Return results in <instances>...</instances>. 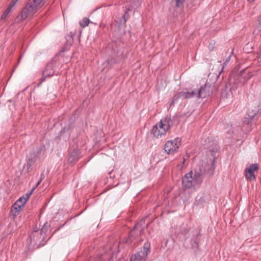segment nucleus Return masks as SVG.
<instances>
[{"mask_svg": "<svg viewBox=\"0 0 261 261\" xmlns=\"http://www.w3.org/2000/svg\"><path fill=\"white\" fill-rule=\"evenodd\" d=\"M17 1H18V0H17Z\"/></svg>", "mask_w": 261, "mask_h": 261, "instance_id": "49", "label": "nucleus"}, {"mask_svg": "<svg viewBox=\"0 0 261 261\" xmlns=\"http://www.w3.org/2000/svg\"><path fill=\"white\" fill-rule=\"evenodd\" d=\"M31 166H32V165H30V164H29L28 163H27V164L26 165V168H27V169L28 170H29Z\"/></svg>", "mask_w": 261, "mask_h": 261, "instance_id": "40", "label": "nucleus"}, {"mask_svg": "<svg viewBox=\"0 0 261 261\" xmlns=\"http://www.w3.org/2000/svg\"><path fill=\"white\" fill-rule=\"evenodd\" d=\"M186 95H187V99L193 98V97L198 98V90H193L191 92H186Z\"/></svg>", "mask_w": 261, "mask_h": 261, "instance_id": "19", "label": "nucleus"}, {"mask_svg": "<svg viewBox=\"0 0 261 261\" xmlns=\"http://www.w3.org/2000/svg\"><path fill=\"white\" fill-rule=\"evenodd\" d=\"M45 3V0H29L21 11L20 20H24L30 16L33 15L38 9L44 6Z\"/></svg>", "mask_w": 261, "mask_h": 261, "instance_id": "2", "label": "nucleus"}, {"mask_svg": "<svg viewBox=\"0 0 261 261\" xmlns=\"http://www.w3.org/2000/svg\"><path fill=\"white\" fill-rule=\"evenodd\" d=\"M101 252V250H99V253L97 254V261H110L113 257V253L110 250V247L107 248L106 250H103Z\"/></svg>", "mask_w": 261, "mask_h": 261, "instance_id": "10", "label": "nucleus"}, {"mask_svg": "<svg viewBox=\"0 0 261 261\" xmlns=\"http://www.w3.org/2000/svg\"><path fill=\"white\" fill-rule=\"evenodd\" d=\"M197 0H188L187 7L191 8L197 4Z\"/></svg>", "mask_w": 261, "mask_h": 261, "instance_id": "24", "label": "nucleus"}, {"mask_svg": "<svg viewBox=\"0 0 261 261\" xmlns=\"http://www.w3.org/2000/svg\"><path fill=\"white\" fill-rule=\"evenodd\" d=\"M41 181H38V182L36 184V186L34 187V188H36L40 184Z\"/></svg>", "mask_w": 261, "mask_h": 261, "instance_id": "41", "label": "nucleus"}, {"mask_svg": "<svg viewBox=\"0 0 261 261\" xmlns=\"http://www.w3.org/2000/svg\"><path fill=\"white\" fill-rule=\"evenodd\" d=\"M250 119L249 118V117H245V118H244V121H243V122H244V123H246V124H248V123H249V122H250Z\"/></svg>", "mask_w": 261, "mask_h": 261, "instance_id": "36", "label": "nucleus"}, {"mask_svg": "<svg viewBox=\"0 0 261 261\" xmlns=\"http://www.w3.org/2000/svg\"><path fill=\"white\" fill-rule=\"evenodd\" d=\"M174 121L170 117L166 116L164 119H162L159 122V127H163L167 132L173 126Z\"/></svg>", "mask_w": 261, "mask_h": 261, "instance_id": "12", "label": "nucleus"}, {"mask_svg": "<svg viewBox=\"0 0 261 261\" xmlns=\"http://www.w3.org/2000/svg\"><path fill=\"white\" fill-rule=\"evenodd\" d=\"M229 95H230L229 91H226L225 90L222 91L221 94V99L228 97Z\"/></svg>", "mask_w": 261, "mask_h": 261, "instance_id": "30", "label": "nucleus"}, {"mask_svg": "<svg viewBox=\"0 0 261 261\" xmlns=\"http://www.w3.org/2000/svg\"><path fill=\"white\" fill-rule=\"evenodd\" d=\"M26 202V199H24V197H21L15 202H17L19 204H23V206H24Z\"/></svg>", "mask_w": 261, "mask_h": 261, "instance_id": "28", "label": "nucleus"}, {"mask_svg": "<svg viewBox=\"0 0 261 261\" xmlns=\"http://www.w3.org/2000/svg\"><path fill=\"white\" fill-rule=\"evenodd\" d=\"M107 64L110 65H114L117 62V60L115 58H114L113 57H110L107 59Z\"/></svg>", "mask_w": 261, "mask_h": 261, "instance_id": "23", "label": "nucleus"}, {"mask_svg": "<svg viewBox=\"0 0 261 261\" xmlns=\"http://www.w3.org/2000/svg\"><path fill=\"white\" fill-rule=\"evenodd\" d=\"M17 2V0H12L11 2L10 5L13 8L15 6Z\"/></svg>", "mask_w": 261, "mask_h": 261, "instance_id": "35", "label": "nucleus"}, {"mask_svg": "<svg viewBox=\"0 0 261 261\" xmlns=\"http://www.w3.org/2000/svg\"><path fill=\"white\" fill-rule=\"evenodd\" d=\"M175 6L177 8L182 6L185 0H176Z\"/></svg>", "mask_w": 261, "mask_h": 261, "instance_id": "31", "label": "nucleus"}, {"mask_svg": "<svg viewBox=\"0 0 261 261\" xmlns=\"http://www.w3.org/2000/svg\"><path fill=\"white\" fill-rule=\"evenodd\" d=\"M45 176L43 173H42L40 175V178L39 181L41 182V181L44 178Z\"/></svg>", "mask_w": 261, "mask_h": 261, "instance_id": "37", "label": "nucleus"}, {"mask_svg": "<svg viewBox=\"0 0 261 261\" xmlns=\"http://www.w3.org/2000/svg\"><path fill=\"white\" fill-rule=\"evenodd\" d=\"M150 243L148 242L145 243L142 249L140 251L136 253L131 257L130 261H146L147 255L150 252Z\"/></svg>", "mask_w": 261, "mask_h": 261, "instance_id": "4", "label": "nucleus"}, {"mask_svg": "<svg viewBox=\"0 0 261 261\" xmlns=\"http://www.w3.org/2000/svg\"><path fill=\"white\" fill-rule=\"evenodd\" d=\"M21 57L20 56L18 59V62H19L20 60H21Z\"/></svg>", "mask_w": 261, "mask_h": 261, "instance_id": "46", "label": "nucleus"}, {"mask_svg": "<svg viewBox=\"0 0 261 261\" xmlns=\"http://www.w3.org/2000/svg\"><path fill=\"white\" fill-rule=\"evenodd\" d=\"M90 22V20L86 17H84L81 21H80V25L84 28L88 25Z\"/></svg>", "mask_w": 261, "mask_h": 261, "instance_id": "21", "label": "nucleus"}, {"mask_svg": "<svg viewBox=\"0 0 261 261\" xmlns=\"http://www.w3.org/2000/svg\"><path fill=\"white\" fill-rule=\"evenodd\" d=\"M36 155L34 153L31 155L30 158H29L28 163L32 166L36 162Z\"/></svg>", "mask_w": 261, "mask_h": 261, "instance_id": "25", "label": "nucleus"}, {"mask_svg": "<svg viewBox=\"0 0 261 261\" xmlns=\"http://www.w3.org/2000/svg\"><path fill=\"white\" fill-rule=\"evenodd\" d=\"M40 235H41V236L42 237V240L40 241V243L37 246V248H39L43 246L46 244V242L44 241V239L45 238L46 234H40Z\"/></svg>", "mask_w": 261, "mask_h": 261, "instance_id": "26", "label": "nucleus"}, {"mask_svg": "<svg viewBox=\"0 0 261 261\" xmlns=\"http://www.w3.org/2000/svg\"><path fill=\"white\" fill-rule=\"evenodd\" d=\"M204 149H207V153L213 156L206 162H203L201 164L197 165L194 169V176L195 181L201 184L205 176H212L216 168V160L218 156V147L214 140H208L205 144Z\"/></svg>", "mask_w": 261, "mask_h": 261, "instance_id": "1", "label": "nucleus"}, {"mask_svg": "<svg viewBox=\"0 0 261 261\" xmlns=\"http://www.w3.org/2000/svg\"><path fill=\"white\" fill-rule=\"evenodd\" d=\"M49 224L47 222H45L43 225L42 228L40 230V234H45L48 227L49 226Z\"/></svg>", "mask_w": 261, "mask_h": 261, "instance_id": "22", "label": "nucleus"}, {"mask_svg": "<svg viewBox=\"0 0 261 261\" xmlns=\"http://www.w3.org/2000/svg\"><path fill=\"white\" fill-rule=\"evenodd\" d=\"M12 8L13 7L9 5L6 10L10 13L11 11Z\"/></svg>", "mask_w": 261, "mask_h": 261, "instance_id": "38", "label": "nucleus"}, {"mask_svg": "<svg viewBox=\"0 0 261 261\" xmlns=\"http://www.w3.org/2000/svg\"><path fill=\"white\" fill-rule=\"evenodd\" d=\"M142 2V0H126L123 8L128 11H132L139 7Z\"/></svg>", "mask_w": 261, "mask_h": 261, "instance_id": "11", "label": "nucleus"}, {"mask_svg": "<svg viewBox=\"0 0 261 261\" xmlns=\"http://www.w3.org/2000/svg\"><path fill=\"white\" fill-rule=\"evenodd\" d=\"M258 111H254L253 110L249 109L247 114V115L249 117V118L251 120L252 119L254 116L257 114Z\"/></svg>", "mask_w": 261, "mask_h": 261, "instance_id": "20", "label": "nucleus"}, {"mask_svg": "<svg viewBox=\"0 0 261 261\" xmlns=\"http://www.w3.org/2000/svg\"><path fill=\"white\" fill-rule=\"evenodd\" d=\"M141 226L140 223H137L133 227V229L131 230V231L129 232L128 237L126 239H124L122 240V242L124 243H127L128 244H132L136 236V230L139 227Z\"/></svg>", "mask_w": 261, "mask_h": 261, "instance_id": "14", "label": "nucleus"}, {"mask_svg": "<svg viewBox=\"0 0 261 261\" xmlns=\"http://www.w3.org/2000/svg\"><path fill=\"white\" fill-rule=\"evenodd\" d=\"M200 231L198 230H195L193 233V237L191 239V243L193 248H198L200 241Z\"/></svg>", "mask_w": 261, "mask_h": 261, "instance_id": "15", "label": "nucleus"}, {"mask_svg": "<svg viewBox=\"0 0 261 261\" xmlns=\"http://www.w3.org/2000/svg\"><path fill=\"white\" fill-rule=\"evenodd\" d=\"M57 67V63L56 61L52 60L49 62L42 72V77L41 79L40 83L43 82L46 77L51 76L55 74Z\"/></svg>", "mask_w": 261, "mask_h": 261, "instance_id": "6", "label": "nucleus"}, {"mask_svg": "<svg viewBox=\"0 0 261 261\" xmlns=\"http://www.w3.org/2000/svg\"><path fill=\"white\" fill-rule=\"evenodd\" d=\"M9 14V12H8L7 11L5 10L3 12V14H2V15L1 16V19L2 20L5 19L7 18V17Z\"/></svg>", "mask_w": 261, "mask_h": 261, "instance_id": "33", "label": "nucleus"}, {"mask_svg": "<svg viewBox=\"0 0 261 261\" xmlns=\"http://www.w3.org/2000/svg\"><path fill=\"white\" fill-rule=\"evenodd\" d=\"M243 71H242L240 72V75H239V77H240V78H241V77L242 76V75H243Z\"/></svg>", "mask_w": 261, "mask_h": 261, "instance_id": "42", "label": "nucleus"}, {"mask_svg": "<svg viewBox=\"0 0 261 261\" xmlns=\"http://www.w3.org/2000/svg\"><path fill=\"white\" fill-rule=\"evenodd\" d=\"M192 175L193 171H190L185 174L182 177V183L183 187L189 189L192 187H194L196 185H199L195 181L194 176H192Z\"/></svg>", "mask_w": 261, "mask_h": 261, "instance_id": "8", "label": "nucleus"}, {"mask_svg": "<svg viewBox=\"0 0 261 261\" xmlns=\"http://www.w3.org/2000/svg\"><path fill=\"white\" fill-rule=\"evenodd\" d=\"M185 162V160L184 159L182 163L184 164Z\"/></svg>", "mask_w": 261, "mask_h": 261, "instance_id": "48", "label": "nucleus"}, {"mask_svg": "<svg viewBox=\"0 0 261 261\" xmlns=\"http://www.w3.org/2000/svg\"><path fill=\"white\" fill-rule=\"evenodd\" d=\"M257 164H250L248 168L245 170L246 178L250 181H253L255 179L254 171L258 169Z\"/></svg>", "mask_w": 261, "mask_h": 261, "instance_id": "9", "label": "nucleus"}, {"mask_svg": "<svg viewBox=\"0 0 261 261\" xmlns=\"http://www.w3.org/2000/svg\"><path fill=\"white\" fill-rule=\"evenodd\" d=\"M179 97L178 96L177 93L174 95V96L173 97L172 100L170 104V107H172L174 105V102L177 101L179 99Z\"/></svg>", "mask_w": 261, "mask_h": 261, "instance_id": "29", "label": "nucleus"}, {"mask_svg": "<svg viewBox=\"0 0 261 261\" xmlns=\"http://www.w3.org/2000/svg\"><path fill=\"white\" fill-rule=\"evenodd\" d=\"M80 151L77 149H74L69 152L68 155V162L69 164H74L80 159Z\"/></svg>", "mask_w": 261, "mask_h": 261, "instance_id": "13", "label": "nucleus"}, {"mask_svg": "<svg viewBox=\"0 0 261 261\" xmlns=\"http://www.w3.org/2000/svg\"><path fill=\"white\" fill-rule=\"evenodd\" d=\"M23 204H18L17 202H15L12 206L11 211H10V214L14 217H16L18 215L20 212L22 207H23Z\"/></svg>", "mask_w": 261, "mask_h": 261, "instance_id": "17", "label": "nucleus"}, {"mask_svg": "<svg viewBox=\"0 0 261 261\" xmlns=\"http://www.w3.org/2000/svg\"><path fill=\"white\" fill-rule=\"evenodd\" d=\"M43 150V147L42 146H39L37 148V153L38 154H41Z\"/></svg>", "mask_w": 261, "mask_h": 261, "instance_id": "34", "label": "nucleus"}, {"mask_svg": "<svg viewBox=\"0 0 261 261\" xmlns=\"http://www.w3.org/2000/svg\"><path fill=\"white\" fill-rule=\"evenodd\" d=\"M117 261H124V260L123 259H122V258H119Z\"/></svg>", "mask_w": 261, "mask_h": 261, "instance_id": "43", "label": "nucleus"}, {"mask_svg": "<svg viewBox=\"0 0 261 261\" xmlns=\"http://www.w3.org/2000/svg\"><path fill=\"white\" fill-rule=\"evenodd\" d=\"M166 133V132L165 128H163V127H159V123L153 126L151 130V134L156 138H159V137H161L162 135H165Z\"/></svg>", "mask_w": 261, "mask_h": 261, "instance_id": "16", "label": "nucleus"}, {"mask_svg": "<svg viewBox=\"0 0 261 261\" xmlns=\"http://www.w3.org/2000/svg\"><path fill=\"white\" fill-rule=\"evenodd\" d=\"M128 12L129 11L124 9V14L122 15L121 17L118 18L117 20H115L118 23V25L120 26L122 24H125L127 20L129 17V15L128 13Z\"/></svg>", "mask_w": 261, "mask_h": 261, "instance_id": "18", "label": "nucleus"}, {"mask_svg": "<svg viewBox=\"0 0 261 261\" xmlns=\"http://www.w3.org/2000/svg\"><path fill=\"white\" fill-rule=\"evenodd\" d=\"M180 145V139L176 138L173 140L168 141L164 145V150L168 154H173L176 152Z\"/></svg>", "mask_w": 261, "mask_h": 261, "instance_id": "5", "label": "nucleus"}, {"mask_svg": "<svg viewBox=\"0 0 261 261\" xmlns=\"http://www.w3.org/2000/svg\"><path fill=\"white\" fill-rule=\"evenodd\" d=\"M255 0H248V1H249L250 3H252L253 2H254Z\"/></svg>", "mask_w": 261, "mask_h": 261, "instance_id": "45", "label": "nucleus"}, {"mask_svg": "<svg viewBox=\"0 0 261 261\" xmlns=\"http://www.w3.org/2000/svg\"><path fill=\"white\" fill-rule=\"evenodd\" d=\"M35 189V188H33L31 190V191L30 192L27 193L26 194L25 197H24V199H26V201L29 198V197L31 196V195L32 194L33 192L34 191V190Z\"/></svg>", "mask_w": 261, "mask_h": 261, "instance_id": "32", "label": "nucleus"}, {"mask_svg": "<svg viewBox=\"0 0 261 261\" xmlns=\"http://www.w3.org/2000/svg\"><path fill=\"white\" fill-rule=\"evenodd\" d=\"M125 35L124 29H122L119 25H115L111 33L112 40L115 42H121Z\"/></svg>", "mask_w": 261, "mask_h": 261, "instance_id": "7", "label": "nucleus"}, {"mask_svg": "<svg viewBox=\"0 0 261 261\" xmlns=\"http://www.w3.org/2000/svg\"><path fill=\"white\" fill-rule=\"evenodd\" d=\"M217 88L214 84L206 82L198 90L199 98H204L215 92Z\"/></svg>", "mask_w": 261, "mask_h": 261, "instance_id": "3", "label": "nucleus"}, {"mask_svg": "<svg viewBox=\"0 0 261 261\" xmlns=\"http://www.w3.org/2000/svg\"><path fill=\"white\" fill-rule=\"evenodd\" d=\"M177 94H178V96L179 97V99H181L182 100L185 99H187L186 92L181 91V92H178Z\"/></svg>", "mask_w": 261, "mask_h": 261, "instance_id": "27", "label": "nucleus"}, {"mask_svg": "<svg viewBox=\"0 0 261 261\" xmlns=\"http://www.w3.org/2000/svg\"><path fill=\"white\" fill-rule=\"evenodd\" d=\"M143 231V229H141L140 230V232L141 233V231Z\"/></svg>", "mask_w": 261, "mask_h": 261, "instance_id": "47", "label": "nucleus"}, {"mask_svg": "<svg viewBox=\"0 0 261 261\" xmlns=\"http://www.w3.org/2000/svg\"><path fill=\"white\" fill-rule=\"evenodd\" d=\"M186 113L183 114H181V115L180 116V117H184V115H186Z\"/></svg>", "mask_w": 261, "mask_h": 261, "instance_id": "44", "label": "nucleus"}, {"mask_svg": "<svg viewBox=\"0 0 261 261\" xmlns=\"http://www.w3.org/2000/svg\"><path fill=\"white\" fill-rule=\"evenodd\" d=\"M257 20L258 21V24L260 27L261 26V14L258 16Z\"/></svg>", "mask_w": 261, "mask_h": 261, "instance_id": "39", "label": "nucleus"}]
</instances>
